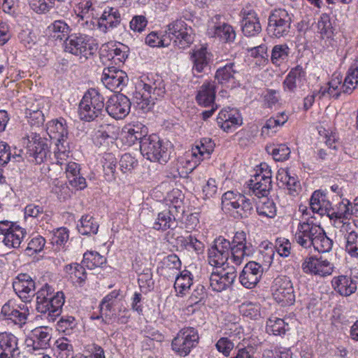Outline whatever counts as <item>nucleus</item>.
Returning <instances> with one entry per match:
<instances>
[{"label": "nucleus", "instance_id": "1", "mask_svg": "<svg viewBox=\"0 0 358 358\" xmlns=\"http://www.w3.org/2000/svg\"><path fill=\"white\" fill-rule=\"evenodd\" d=\"M36 295L37 312L41 313L43 318L49 322H55L62 313L65 302L64 294L62 292H55L54 288L46 283L38 289Z\"/></svg>", "mask_w": 358, "mask_h": 358}, {"label": "nucleus", "instance_id": "2", "mask_svg": "<svg viewBox=\"0 0 358 358\" xmlns=\"http://www.w3.org/2000/svg\"><path fill=\"white\" fill-rule=\"evenodd\" d=\"M148 83L142 82L134 94V101L136 107L143 113L150 111L155 101L164 97L166 90L164 80L159 76Z\"/></svg>", "mask_w": 358, "mask_h": 358}, {"label": "nucleus", "instance_id": "3", "mask_svg": "<svg viewBox=\"0 0 358 358\" xmlns=\"http://www.w3.org/2000/svg\"><path fill=\"white\" fill-rule=\"evenodd\" d=\"M169 143L164 142L156 134L146 135L140 141V150L142 155L150 162L166 163L170 158Z\"/></svg>", "mask_w": 358, "mask_h": 358}, {"label": "nucleus", "instance_id": "4", "mask_svg": "<svg viewBox=\"0 0 358 358\" xmlns=\"http://www.w3.org/2000/svg\"><path fill=\"white\" fill-rule=\"evenodd\" d=\"M104 98L96 88L89 89L79 104V116L82 120L91 122L99 118L103 112Z\"/></svg>", "mask_w": 358, "mask_h": 358}, {"label": "nucleus", "instance_id": "5", "mask_svg": "<svg viewBox=\"0 0 358 358\" xmlns=\"http://www.w3.org/2000/svg\"><path fill=\"white\" fill-rule=\"evenodd\" d=\"M222 208L228 210L236 219L248 217L253 212L250 199L233 191H228L222 195Z\"/></svg>", "mask_w": 358, "mask_h": 358}, {"label": "nucleus", "instance_id": "6", "mask_svg": "<svg viewBox=\"0 0 358 358\" xmlns=\"http://www.w3.org/2000/svg\"><path fill=\"white\" fill-rule=\"evenodd\" d=\"M64 50L80 59L86 60L94 54L96 48L92 37L84 34H72L66 38L63 43Z\"/></svg>", "mask_w": 358, "mask_h": 358}, {"label": "nucleus", "instance_id": "7", "mask_svg": "<svg viewBox=\"0 0 358 358\" xmlns=\"http://www.w3.org/2000/svg\"><path fill=\"white\" fill-rule=\"evenodd\" d=\"M293 14L284 8L272 10L268 16L266 31L272 38H285L290 33Z\"/></svg>", "mask_w": 358, "mask_h": 358}, {"label": "nucleus", "instance_id": "8", "mask_svg": "<svg viewBox=\"0 0 358 358\" xmlns=\"http://www.w3.org/2000/svg\"><path fill=\"white\" fill-rule=\"evenodd\" d=\"M259 172L257 173L248 183V194L261 199L268 196L272 188V172L270 166L266 163L260 164Z\"/></svg>", "mask_w": 358, "mask_h": 358}, {"label": "nucleus", "instance_id": "9", "mask_svg": "<svg viewBox=\"0 0 358 358\" xmlns=\"http://www.w3.org/2000/svg\"><path fill=\"white\" fill-rule=\"evenodd\" d=\"M199 336L196 329L185 327L181 329L171 342L172 350L180 357L187 356L199 343Z\"/></svg>", "mask_w": 358, "mask_h": 358}, {"label": "nucleus", "instance_id": "10", "mask_svg": "<svg viewBox=\"0 0 358 358\" xmlns=\"http://www.w3.org/2000/svg\"><path fill=\"white\" fill-rule=\"evenodd\" d=\"M191 28L188 27L185 22L181 19L173 21L167 26L165 35L173 41L174 45L180 49L189 47L193 42V37L189 32Z\"/></svg>", "mask_w": 358, "mask_h": 358}, {"label": "nucleus", "instance_id": "11", "mask_svg": "<svg viewBox=\"0 0 358 358\" xmlns=\"http://www.w3.org/2000/svg\"><path fill=\"white\" fill-rule=\"evenodd\" d=\"M271 289L273 298L282 306H290L295 301L293 285L289 277L280 275L275 278Z\"/></svg>", "mask_w": 358, "mask_h": 358}, {"label": "nucleus", "instance_id": "12", "mask_svg": "<svg viewBox=\"0 0 358 358\" xmlns=\"http://www.w3.org/2000/svg\"><path fill=\"white\" fill-rule=\"evenodd\" d=\"M231 244L223 236L216 238L208 250V262L210 265L220 268L227 262Z\"/></svg>", "mask_w": 358, "mask_h": 358}, {"label": "nucleus", "instance_id": "13", "mask_svg": "<svg viewBox=\"0 0 358 358\" xmlns=\"http://www.w3.org/2000/svg\"><path fill=\"white\" fill-rule=\"evenodd\" d=\"M206 33L209 37L218 38L223 43H231L236 38L234 28L220 15H215L208 21Z\"/></svg>", "mask_w": 358, "mask_h": 358}, {"label": "nucleus", "instance_id": "14", "mask_svg": "<svg viewBox=\"0 0 358 358\" xmlns=\"http://www.w3.org/2000/svg\"><path fill=\"white\" fill-rule=\"evenodd\" d=\"M1 315L5 320H11L15 324L22 326L26 323L29 308L23 301L17 302L14 299H10L2 306Z\"/></svg>", "mask_w": 358, "mask_h": 358}, {"label": "nucleus", "instance_id": "15", "mask_svg": "<svg viewBox=\"0 0 358 358\" xmlns=\"http://www.w3.org/2000/svg\"><path fill=\"white\" fill-rule=\"evenodd\" d=\"M50 330L40 327L31 331L30 336L26 338L24 345L31 353L42 352L50 347Z\"/></svg>", "mask_w": 358, "mask_h": 358}, {"label": "nucleus", "instance_id": "16", "mask_svg": "<svg viewBox=\"0 0 358 358\" xmlns=\"http://www.w3.org/2000/svg\"><path fill=\"white\" fill-rule=\"evenodd\" d=\"M322 228L313 221L299 222L294 236L298 244L304 248H310L318 234H321Z\"/></svg>", "mask_w": 358, "mask_h": 358}, {"label": "nucleus", "instance_id": "17", "mask_svg": "<svg viewBox=\"0 0 358 358\" xmlns=\"http://www.w3.org/2000/svg\"><path fill=\"white\" fill-rule=\"evenodd\" d=\"M131 103L129 99L120 93L112 95L106 101V110L115 120L125 117L130 112Z\"/></svg>", "mask_w": 358, "mask_h": 358}, {"label": "nucleus", "instance_id": "18", "mask_svg": "<svg viewBox=\"0 0 358 358\" xmlns=\"http://www.w3.org/2000/svg\"><path fill=\"white\" fill-rule=\"evenodd\" d=\"M301 268L306 274L324 278L330 275L333 273L334 266L329 261L322 257L310 256L303 260Z\"/></svg>", "mask_w": 358, "mask_h": 358}, {"label": "nucleus", "instance_id": "19", "mask_svg": "<svg viewBox=\"0 0 358 358\" xmlns=\"http://www.w3.org/2000/svg\"><path fill=\"white\" fill-rule=\"evenodd\" d=\"M129 78L127 73L115 66L104 69L101 81L110 91L120 93L127 85Z\"/></svg>", "mask_w": 358, "mask_h": 358}, {"label": "nucleus", "instance_id": "20", "mask_svg": "<svg viewBox=\"0 0 358 358\" xmlns=\"http://www.w3.org/2000/svg\"><path fill=\"white\" fill-rule=\"evenodd\" d=\"M264 271V268L260 263L250 261L245 265L239 275L240 283L247 289H252L260 281Z\"/></svg>", "mask_w": 358, "mask_h": 358}, {"label": "nucleus", "instance_id": "21", "mask_svg": "<svg viewBox=\"0 0 358 358\" xmlns=\"http://www.w3.org/2000/svg\"><path fill=\"white\" fill-rule=\"evenodd\" d=\"M46 131L50 138L55 145L61 144L59 150L65 152V146L68 138V128L66 122L64 118H59L49 121L46 124Z\"/></svg>", "mask_w": 358, "mask_h": 358}, {"label": "nucleus", "instance_id": "22", "mask_svg": "<svg viewBox=\"0 0 358 358\" xmlns=\"http://www.w3.org/2000/svg\"><path fill=\"white\" fill-rule=\"evenodd\" d=\"M217 122L224 131L231 132L243 124V118L238 109L227 107L220 110Z\"/></svg>", "mask_w": 358, "mask_h": 358}, {"label": "nucleus", "instance_id": "23", "mask_svg": "<svg viewBox=\"0 0 358 358\" xmlns=\"http://www.w3.org/2000/svg\"><path fill=\"white\" fill-rule=\"evenodd\" d=\"M27 150L28 156L34 157L36 164H41L50 152L47 139L36 134H32L31 139L29 140Z\"/></svg>", "mask_w": 358, "mask_h": 358}, {"label": "nucleus", "instance_id": "24", "mask_svg": "<svg viewBox=\"0 0 358 358\" xmlns=\"http://www.w3.org/2000/svg\"><path fill=\"white\" fill-rule=\"evenodd\" d=\"M236 276L234 268L229 271L223 269L220 272H212L209 278L210 286L215 292H222L232 286Z\"/></svg>", "mask_w": 358, "mask_h": 358}, {"label": "nucleus", "instance_id": "25", "mask_svg": "<svg viewBox=\"0 0 358 358\" xmlns=\"http://www.w3.org/2000/svg\"><path fill=\"white\" fill-rule=\"evenodd\" d=\"M13 287L17 296L24 302L29 301L31 297L36 294L35 282L27 273L19 274L13 282Z\"/></svg>", "mask_w": 358, "mask_h": 358}, {"label": "nucleus", "instance_id": "26", "mask_svg": "<svg viewBox=\"0 0 358 358\" xmlns=\"http://www.w3.org/2000/svg\"><path fill=\"white\" fill-rule=\"evenodd\" d=\"M213 54L205 46L193 50L190 59L192 62V72L195 73H204L210 68L213 62Z\"/></svg>", "mask_w": 358, "mask_h": 358}, {"label": "nucleus", "instance_id": "27", "mask_svg": "<svg viewBox=\"0 0 358 358\" xmlns=\"http://www.w3.org/2000/svg\"><path fill=\"white\" fill-rule=\"evenodd\" d=\"M240 73V66L235 62H227L220 66L215 72V79L219 84H234Z\"/></svg>", "mask_w": 358, "mask_h": 358}, {"label": "nucleus", "instance_id": "28", "mask_svg": "<svg viewBox=\"0 0 358 358\" xmlns=\"http://www.w3.org/2000/svg\"><path fill=\"white\" fill-rule=\"evenodd\" d=\"M17 337L11 333H0V358H14L20 354Z\"/></svg>", "mask_w": 358, "mask_h": 358}, {"label": "nucleus", "instance_id": "29", "mask_svg": "<svg viewBox=\"0 0 358 358\" xmlns=\"http://www.w3.org/2000/svg\"><path fill=\"white\" fill-rule=\"evenodd\" d=\"M148 134V127L141 123L129 125L122 131V141L124 144L131 146L137 141H142Z\"/></svg>", "mask_w": 358, "mask_h": 358}, {"label": "nucleus", "instance_id": "30", "mask_svg": "<svg viewBox=\"0 0 358 358\" xmlns=\"http://www.w3.org/2000/svg\"><path fill=\"white\" fill-rule=\"evenodd\" d=\"M306 73L302 66L298 65L292 68L283 81L285 90L294 92L297 88H301L305 84Z\"/></svg>", "mask_w": 358, "mask_h": 358}, {"label": "nucleus", "instance_id": "31", "mask_svg": "<svg viewBox=\"0 0 358 358\" xmlns=\"http://www.w3.org/2000/svg\"><path fill=\"white\" fill-rule=\"evenodd\" d=\"M122 21L121 15L117 8L107 7L98 20L100 30L106 33L110 29L117 27Z\"/></svg>", "mask_w": 358, "mask_h": 358}, {"label": "nucleus", "instance_id": "32", "mask_svg": "<svg viewBox=\"0 0 358 358\" xmlns=\"http://www.w3.org/2000/svg\"><path fill=\"white\" fill-rule=\"evenodd\" d=\"M331 285L334 289L343 296H349L355 293L357 289L355 283L346 275L334 277L331 280Z\"/></svg>", "mask_w": 358, "mask_h": 358}, {"label": "nucleus", "instance_id": "33", "mask_svg": "<svg viewBox=\"0 0 358 358\" xmlns=\"http://www.w3.org/2000/svg\"><path fill=\"white\" fill-rule=\"evenodd\" d=\"M332 203L327 196V194L322 190L315 191L310 200V206L313 213L321 215H327Z\"/></svg>", "mask_w": 358, "mask_h": 358}, {"label": "nucleus", "instance_id": "34", "mask_svg": "<svg viewBox=\"0 0 358 358\" xmlns=\"http://www.w3.org/2000/svg\"><path fill=\"white\" fill-rule=\"evenodd\" d=\"M173 210H177L176 206H170L169 209L159 213L152 228L155 230L163 231L174 228L176 226V216L173 213Z\"/></svg>", "mask_w": 358, "mask_h": 358}, {"label": "nucleus", "instance_id": "35", "mask_svg": "<svg viewBox=\"0 0 358 358\" xmlns=\"http://www.w3.org/2000/svg\"><path fill=\"white\" fill-rule=\"evenodd\" d=\"M215 99V83L213 81L204 83L198 90L196 100L199 105L210 106Z\"/></svg>", "mask_w": 358, "mask_h": 358}, {"label": "nucleus", "instance_id": "36", "mask_svg": "<svg viewBox=\"0 0 358 358\" xmlns=\"http://www.w3.org/2000/svg\"><path fill=\"white\" fill-rule=\"evenodd\" d=\"M4 234L2 242L8 248H19L25 236L26 232L24 229L19 226L11 224L10 230Z\"/></svg>", "mask_w": 358, "mask_h": 358}, {"label": "nucleus", "instance_id": "37", "mask_svg": "<svg viewBox=\"0 0 358 358\" xmlns=\"http://www.w3.org/2000/svg\"><path fill=\"white\" fill-rule=\"evenodd\" d=\"M215 144L209 138H203L200 141L199 145L195 146L192 149V156L195 157L196 160L194 162V166L190 169L193 171L202 160V157L206 154L208 157L214 150Z\"/></svg>", "mask_w": 358, "mask_h": 358}, {"label": "nucleus", "instance_id": "38", "mask_svg": "<svg viewBox=\"0 0 358 358\" xmlns=\"http://www.w3.org/2000/svg\"><path fill=\"white\" fill-rule=\"evenodd\" d=\"M47 30L50 36L55 40L64 41L71 35L70 27L62 20L54 21L48 27Z\"/></svg>", "mask_w": 358, "mask_h": 358}, {"label": "nucleus", "instance_id": "39", "mask_svg": "<svg viewBox=\"0 0 358 358\" xmlns=\"http://www.w3.org/2000/svg\"><path fill=\"white\" fill-rule=\"evenodd\" d=\"M192 275L190 271L184 270L177 274L174 283V288L178 292V296H182L186 294L193 283Z\"/></svg>", "mask_w": 358, "mask_h": 358}, {"label": "nucleus", "instance_id": "40", "mask_svg": "<svg viewBox=\"0 0 358 358\" xmlns=\"http://www.w3.org/2000/svg\"><path fill=\"white\" fill-rule=\"evenodd\" d=\"M96 129V138L100 140L99 143L102 144L108 139H115L119 129L113 124L102 122L99 123Z\"/></svg>", "mask_w": 358, "mask_h": 358}, {"label": "nucleus", "instance_id": "41", "mask_svg": "<svg viewBox=\"0 0 358 358\" xmlns=\"http://www.w3.org/2000/svg\"><path fill=\"white\" fill-rule=\"evenodd\" d=\"M350 202L348 199H343L338 205L333 206L327 211V215L331 219L349 220L351 216L349 206Z\"/></svg>", "mask_w": 358, "mask_h": 358}, {"label": "nucleus", "instance_id": "42", "mask_svg": "<svg viewBox=\"0 0 358 358\" xmlns=\"http://www.w3.org/2000/svg\"><path fill=\"white\" fill-rule=\"evenodd\" d=\"M104 178L108 181H113L116 178L117 159L112 153H105L102 161Z\"/></svg>", "mask_w": 358, "mask_h": 358}, {"label": "nucleus", "instance_id": "43", "mask_svg": "<svg viewBox=\"0 0 358 358\" xmlns=\"http://www.w3.org/2000/svg\"><path fill=\"white\" fill-rule=\"evenodd\" d=\"M289 53L290 49L287 44L275 45L271 51V61L275 66H280L288 60Z\"/></svg>", "mask_w": 358, "mask_h": 358}, {"label": "nucleus", "instance_id": "44", "mask_svg": "<svg viewBox=\"0 0 358 358\" xmlns=\"http://www.w3.org/2000/svg\"><path fill=\"white\" fill-rule=\"evenodd\" d=\"M106 263V258L96 251H87L83 255L82 264L88 269L101 267Z\"/></svg>", "mask_w": 358, "mask_h": 358}, {"label": "nucleus", "instance_id": "45", "mask_svg": "<svg viewBox=\"0 0 358 358\" xmlns=\"http://www.w3.org/2000/svg\"><path fill=\"white\" fill-rule=\"evenodd\" d=\"M266 331L275 336H282L289 330V327L284 320L276 317H271L266 322Z\"/></svg>", "mask_w": 358, "mask_h": 358}, {"label": "nucleus", "instance_id": "46", "mask_svg": "<svg viewBox=\"0 0 358 358\" xmlns=\"http://www.w3.org/2000/svg\"><path fill=\"white\" fill-rule=\"evenodd\" d=\"M78 229L83 235L96 234L99 229V224L93 217L86 215L81 217L80 224H78Z\"/></svg>", "mask_w": 358, "mask_h": 358}, {"label": "nucleus", "instance_id": "47", "mask_svg": "<svg viewBox=\"0 0 358 358\" xmlns=\"http://www.w3.org/2000/svg\"><path fill=\"white\" fill-rule=\"evenodd\" d=\"M181 264V262L176 255H169L164 259L162 270L169 278L171 277V274H172L173 276H176L177 274H179L178 271H180Z\"/></svg>", "mask_w": 358, "mask_h": 358}, {"label": "nucleus", "instance_id": "48", "mask_svg": "<svg viewBox=\"0 0 358 358\" xmlns=\"http://www.w3.org/2000/svg\"><path fill=\"white\" fill-rule=\"evenodd\" d=\"M263 200L257 203V212L259 215L273 217L276 215V207L273 200L268 196L262 197Z\"/></svg>", "mask_w": 358, "mask_h": 358}, {"label": "nucleus", "instance_id": "49", "mask_svg": "<svg viewBox=\"0 0 358 358\" xmlns=\"http://www.w3.org/2000/svg\"><path fill=\"white\" fill-rule=\"evenodd\" d=\"M251 247L231 246L229 260L236 266L241 265L245 257L250 255Z\"/></svg>", "mask_w": 358, "mask_h": 358}, {"label": "nucleus", "instance_id": "50", "mask_svg": "<svg viewBox=\"0 0 358 358\" xmlns=\"http://www.w3.org/2000/svg\"><path fill=\"white\" fill-rule=\"evenodd\" d=\"M24 217L26 219L28 217L36 219L38 222L50 219L49 215L43 211V207L34 203L29 204L25 207Z\"/></svg>", "mask_w": 358, "mask_h": 358}, {"label": "nucleus", "instance_id": "51", "mask_svg": "<svg viewBox=\"0 0 358 358\" xmlns=\"http://www.w3.org/2000/svg\"><path fill=\"white\" fill-rule=\"evenodd\" d=\"M55 345L57 358H75L73 345L66 338L57 340Z\"/></svg>", "mask_w": 358, "mask_h": 358}, {"label": "nucleus", "instance_id": "52", "mask_svg": "<svg viewBox=\"0 0 358 358\" xmlns=\"http://www.w3.org/2000/svg\"><path fill=\"white\" fill-rule=\"evenodd\" d=\"M333 240L329 238L322 229L321 234H318L312 246L319 252H329L333 247Z\"/></svg>", "mask_w": 358, "mask_h": 358}, {"label": "nucleus", "instance_id": "53", "mask_svg": "<svg viewBox=\"0 0 358 358\" xmlns=\"http://www.w3.org/2000/svg\"><path fill=\"white\" fill-rule=\"evenodd\" d=\"M66 271L71 275L72 280H76V282L81 285L87 279V273L85 266L79 264H69L66 266Z\"/></svg>", "mask_w": 358, "mask_h": 358}, {"label": "nucleus", "instance_id": "54", "mask_svg": "<svg viewBox=\"0 0 358 358\" xmlns=\"http://www.w3.org/2000/svg\"><path fill=\"white\" fill-rule=\"evenodd\" d=\"M268 153H271L275 161L283 162L287 160L290 155V149L285 144H279L275 146L266 148Z\"/></svg>", "mask_w": 358, "mask_h": 358}, {"label": "nucleus", "instance_id": "55", "mask_svg": "<svg viewBox=\"0 0 358 358\" xmlns=\"http://www.w3.org/2000/svg\"><path fill=\"white\" fill-rule=\"evenodd\" d=\"M346 241L345 251L351 256L358 257V234L352 230L344 235Z\"/></svg>", "mask_w": 358, "mask_h": 358}, {"label": "nucleus", "instance_id": "56", "mask_svg": "<svg viewBox=\"0 0 358 358\" xmlns=\"http://www.w3.org/2000/svg\"><path fill=\"white\" fill-rule=\"evenodd\" d=\"M242 31L246 36H254L262 31L259 18L242 20Z\"/></svg>", "mask_w": 358, "mask_h": 358}, {"label": "nucleus", "instance_id": "57", "mask_svg": "<svg viewBox=\"0 0 358 358\" xmlns=\"http://www.w3.org/2000/svg\"><path fill=\"white\" fill-rule=\"evenodd\" d=\"M317 28L320 33L327 38L333 36L334 28L331 22L330 16L327 13L321 15L317 22Z\"/></svg>", "mask_w": 358, "mask_h": 358}, {"label": "nucleus", "instance_id": "58", "mask_svg": "<svg viewBox=\"0 0 358 358\" xmlns=\"http://www.w3.org/2000/svg\"><path fill=\"white\" fill-rule=\"evenodd\" d=\"M45 245V238L41 236H36L29 241L25 249V252L27 255L31 256L42 251Z\"/></svg>", "mask_w": 358, "mask_h": 358}, {"label": "nucleus", "instance_id": "59", "mask_svg": "<svg viewBox=\"0 0 358 358\" xmlns=\"http://www.w3.org/2000/svg\"><path fill=\"white\" fill-rule=\"evenodd\" d=\"M240 313L244 317L256 320L260 316L259 306L252 302H244L239 306Z\"/></svg>", "mask_w": 358, "mask_h": 358}, {"label": "nucleus", "instance_id": "60", "mask_svg": "<svg viewBox=\"0 0 358 358\" xmlns=\"http://www.w3.org/2000/svg\"><path fill=\"white\" fill-rule=\"evenodd\" d=\"M145 43L150 47H168L171 44V39L166 35L159 36L155 32H151L145 38Z\"/></svg>", "mask_w": 358, "mask_h": 358}, {"label": "nucleus", "instance_id": "61", "mask_svg": "<svg viewBox=\"0 0 358 358\" xmlns=\"http://www.w3.org/2000/svg\"><path fill=\"white\" fill-rule=\"evenodd\" d=\"M75 318L72 316L62 317L57 322V329L59 331L66 334H70V332L76 327Z\"/></svg>", "mask_w": 358, "mask_h": 358}, {"label": "nucleus", "instance_id": "62", "mask_svg": "<svg viewBox=\"0 0 358 358\" xmlns=\"http://www.w3.org/2000/svg\"><path fill=\"white\" fill-rule=\"evenodd\" d=\"M137 165V160L129 153L124 154L120 160V169L123 173L131 171Z\"/></svg>", "mask_w": 358, "mask_h": 358}, {"label": "nucleus", "instance_id": "63", "mask_svg": "<svg viewBox=\"0 0 358 358\" xmlns=\"http://www.w3.org/2000/svg\"><path fill=\"white\" fill-rule=\"evenodd\" d=\"M28 2L31 9L37 14H45L51 10V4L45 0H28Z\"/></svg>", "mask_w": 358, "mask_h": 358}, {"label": "nucleus", "instance_id": "64", "mask_svg": "<svg viewBox=\"0 0 358 358\" xmlns=\"http://www.w3.org/2000/svg\"><path fill=\"white\" fill-rule=\"evenodd\" d=\"M215 347L220 352L222 353L225 357H228L234 348V344L228 338L222 337L217 341Z\"/></svg>", "mask_w": 358, "mask_h": 358}]
</instances>
